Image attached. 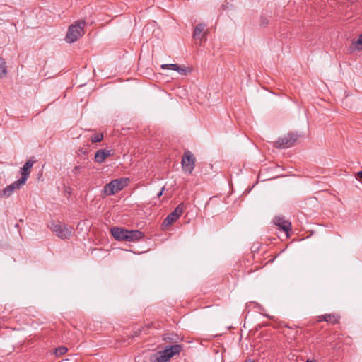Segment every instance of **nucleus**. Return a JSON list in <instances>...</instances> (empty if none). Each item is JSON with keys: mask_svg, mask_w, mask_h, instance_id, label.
<instances>
[{"mask_svg": "<svg viewBox=\"0 0 362 362\" xmlns=\"http://www.w3.org/2000/svg\"><path fill=\"white\" fill-rule=\"evenodd\" d=\"M86 22L83 20H78L71 25L66 35V41L72 43L76 41L84 34Z\"/></svg>", "mask_w": 362, "mask_h": 362, "instance_id": "1", "label": "nucleus"}, {"mask_svg": "<svg viewBox=\"0 0 362 362\" xmlns=\"http://www.w3.org/2000/svg\"><path fill=\"white\" fill-rule=\"evenodd\" d=\"M128 182L129 179L127 178L113 180L110 182L105 185L103 189V193L106 196L113 195L115 193L123 189L126 186H127Z\"/></svg>", "mask_w": 362, "mask_h": 362, "instance_id": "2", "label": "nucleus"}, {"mask_svg": "<svg viewBox=\"0 0 362 362\" xmlns=\"http://www.w3.org/2000/svg\"><path fill=\"white\" fill-rule=\"evenodd\" d=\"M50 229L57 236L61 239H69L72 233V227L59 221H52L50 223Z\"/></svg>", "mask_w": 362, "mask_h": 362, "instance_id": "3", "label": "nucleus"}, {"mask_svg": "<svg viewBox=\"0 0 362 362\" xmlns=\"http://www.w3.org/2000/svg\"><path fill=\"white\" fill-rule=\"evenodd\" d=\"M181 164L185 173L192 174L195 167V158L189 151L185 152Z\"/></svg>", "mask_w": 362, "mask_h": 362, "instance_id": "4", "label": "nucleus"}, {"mask_svg": "<svg viewBox=\"0 0 362 362\" xmlns=\"http://www.w3.org/2000/svg\"><path fill=\"white\" fill-rule=\"evenodd\" d=\"M298 135L289 133L287 135L279 138L275 143V146L281 148H288L291 147L297 141Z\"/></svg>", "mask_w": 362, "mask_h": 362, "instance_id": "5", "label": "nucleus"}, {"mask_svg": "<svg viewBox=\"0 0 362 362\" xmlns=\"http://www.w3.org/2000/svg\"><path fill=\"white\" fill-rule=\"evenodd\" d=\"M34 161L29 160H28L24 165L21 168V173L22 177L17 180L19 184L24 185L28 179L30 173V169L33 167Z\"/></svg>", "mask_w": 362, "mask_h": 362, "instance_id": "6", "label": "nucleus"}, {"mask_svg": "<svg viewBox=\"0 0 362 362\" xmlns=\"http://www.w3.org/2000/svg\"><path fill=\"white\" fill-rule=\"evenodd\" d=\"M274 224L288 233L291 228V223L283 217L276 216L273 220Z\"/></svg>", "mask_w": 362, "mask_h": 362, "instance_id": "7", "label": "nucleus"}, {"mask_svg": "<svg viewBox=\"0 0 362 362\" xmlns=\"http://www.w3.org/2000/svg\"><path fill=\"white\" fill-rule=\"evenodd\" d=\"M111 234L117 240H126V236H127V230L119 227H113L111 228Z\"/></svg>", "mask_w": 362, "mask_h": 362, "instance_id": "8", "label": "nucleus"}, {"mask_svg": "<svg viewBox=\"0 0 362 362\" xmlns=\"http://www.w3.org/2000/svg\"><path fill=\"white\" fill-rule=\"evenodd\" d=\"M112 156V151L107 149L98 150L94 156V161L98 163H103L105 159Z\"/></svg>", "mask_w": 362, "mask_h": 362, "instance_id": "9", "label": "nucleus"}, {"mask_svg": "<svg viewBox=\"0 0 362 362\" xmlns=\"http://www.w3.org/2000/svg\"><path fill=\"white\" fill-rule=\"evenodd\" d=\"M23 185L19 184L18 180L5 187L3 190H0V197H9L11 196L16 189L21 188Z\"/></svg>", "mask_w": 362, "mask_h": 362, "instance_id": "10", "label": "nucleus"}, {"mask_svg": "<svg viewBox=\"0 0 362 362\" xmlns=\"http://www.w3.org/2000/svg\"><path fill=\"white\" fill-rule=\"evenodd\" d=\"M127 241H139L144 237V233L138 230H127Z\"/></svg>", "mask_w": 362, "mask_h": 362, "instance_id": "11", "label": "nucleus"}, {"mask_svg": "<svg viewBox=\"0 0 362 362\" xmlns=\"http://www.w3.org/2000/svg\"><path fill=\"white\" fill-rule=\"evenodd\" d=\"M183 349L182 344H175L173 346H167L165 349V353H168L170 358L173 357L175 355L179 354L182 350Z\"/></svg>", "mask_w": 362, "mask_h": 362, "instance_id": "12", "label": "nucleus"}, {"mask_svg": "<svg viewBox=\"0 0 362 362\" xmlns=\"http://www.w3.org/2000/svg\"><path fill=\"white\" fill-rule=\"evenodd\" d=\"M161 69L174 70V71H177L181 75H186L187 73V70L186 69L182 68L178 64H162Z\"/></svg>", "mask_w": 362, "mask_h": 362, "instance_id": "13", "label": "nucleus"}, {"mask_svg": "<svg viewBox=\"0 0 362 362\" xmlns=\"http://www.w3.org/2000/svg\"><path fill=\"white\" fill-rule=\"evenodd\" d=\"M340 316L337 314H325L320 316L319 321L324 320L327 322L332 324H337L339 322Z\"/></svg>", "mask_w": 362, "mask_h": 362, "instance_id": "14", "label": "nucleus"}, {"mask_svg": "<svg viewBox=\"0 0 362 362\" xmlns=\"http://www.w3.org/2000/svg\"><path fill=\"white\" fill-rule=\"evenodd\" d=\"M351 52L362 50V34L358 36L356 41H353L349 47Z\"/></svg>", "mask_w": 362, "mask_h": 362, "instance_id": "15", "label": "nucleus"}, {"mask_svg": "<svg viewBox=\"0 0 362 362\" xmlns=\"http://www.w3.org/2000/svg\"><path fill=\"white\" fill-rule=\"evenodd\" d=\"M177 217L171 212L168 216L164 219L163 222V227H168L170 225H172L174 222H175L177 220Z\"/></svg>", "mask_w": 362, "mask_h": 362, "instance_id": "16", "label": "nucleus"}, {"mask_svg": "<svg viewBox=\"0 0 362 362\" xmlns=\"http://www.w3.org/2000/svg\"><path fill=\"white\" fill-rule=\"evenodd\" d=\"M7 75L6 63L3 57L0 56V78H4Z\"/></svg>", "mask_w": 362, "mask_h": 362, "instance_id": "17", "label": "nucleus"}, {"mask_svg": "<svg viewBox=\"0 0 362 362\" xmlns=\"http://www.w3.org/2000/svg\"><path fill=\"white\" fill-rule=\"evenodd\" d=\"M205 28V25L204 24H198L194 30L193 37L194 39H199L202 36V33L203 32ZM204 36V35H202Z\"/></svg>", "mask_w": 362, "mask_h": 362, "instance_id": "18", "label": "nucleus"}, {"mask_svg": "<svg viewBox=\"0 0 362 362\" xmlns=\"http://www.w3.org/2000/svg\"><path fill=\"white\" fill-rule=\"evenodd\" d=\"M158 354V356L156 357L157 362H168L171 358L165 350L159 351Z\"/></svg>", "mask_w": 362, "mask_h": 362, "instance_id": "19", "label": "nucleus"}, {"mask_svg": "<svg viewBox=\"0 0 362 362\" xmlns=\"http://www.w3.org/2000/svg\"><path fill=\"white\" fill-rule=\"evenodd\" d=\"M163 339L166 342L169 343H177L179 340V337L177 334H167L164 336Z\"/></svg>", "mask_w": 362, "mask_h": 362, "instance_id": "20", "label": "nucleus"}, {"mask_svg": "<svg viewBox=\"0 0 362 362\" xmlns=\"http://www.w3.org/2000/svg\"><path fill=\"white\" fill-rule=\"evenodd\" d=\"M185 206L184 204H180L173 211V214L179 218L184 211Z\"/></svg>", "mask_w": 362, "mask_h": 362, "instance_id": "21", "label": "nucleus"}, {"mask_svg": "<svg viewBox=\"0 0 362 362\" xmlns=\"http://www.w3.org/2000/svg\"><path fill=\"white\" fill-rule=\"evenodd\" d=\"M68 349L65 346H59L54 350V354L56 356H60L66 353Z\"/></svg>", "mask_w": 362, "mask_h": 362, "instance_id": "22", "label": "nucleus"}, {"mask_svg": "<svg viewBox=\"0 0 362 362\" xmlns=\"http://www.w3.org/2000/svg\"><path fill=\"white\" fill-rule=\"evenodd\" d=\"M103 134H94L93 136H92L90 139L92 143H97V142L101 141L103 140Z\"/></svg>", "mask_w": 362, "mask_h": 362, "instance_id": "23", "label": "nucleus"}, {"mask_svg": "<svg viewBox=\"0 0 362 362\" xmlns=\"http://www.w3.org/2000/svg\"><path fill=\"white\" fill-rule=\"evenodd\" d=\"M81 168V167L80 165L75 166L73 169V173L77 174L80 171Z\"/></svg>", "mask_w": 362, "mask_h": 362, "instance_id": "24", "label": "nucleus"}, {"mask_svg": "<svg viewBox=\"0 0 362 362\" xmlns=\"http://www.w3.org/2000/svg\"><path fill=\"white\" fill-rule=\"evenodd\" d=\"M357 179L362 183V171L357 173Z\"/></svg>", "mask_w": 362, "mask_h": 362, "instance_id": "25", "label": "nucleus"}, {"mask_svg": "<svg viewBox=\"0 0 362 362\" xmlns=\"http://www.w3.org/2000/svg\"><path fill=\"white\" fill-rule=\"evenodd\" d=\"M164 190V188H162L161 191L158 193V196L160 197L163 194V191Z\"/></svg>", "mask_w": 362, "mask_h": 362, "instance_id": "26", "label": "nucleus"}, {"mask_svg": "<svg viewBox=\"0 0 362 362\" xmlns=\"http://www.w3.org/2000/svg\"><path fill=\"white\" fill-rule=\"evenodd\" d=\"M306 362H316V361H314V360H309V359H308V360H307V361H306Z\"/></svg>", "mask_w": 362, "mask_h": 362, "instance_id": "27", "label": "nucleus"}, {"mask_svg": "<svg viewBox=\"0 0 362 362\" xmlns=\"http://www.w3.org/2000/svg\"><path fill=\"white\" fill-rule=\"evenodd\" d=\"M245 362H254V361L250 359H248V360H246Z\"/></svg>", "mask_w": 362, "mask_h": 362, "instance_id": "28", "label": "nucleus"}, {"mask_svg": "<svg viewBox=\"0 0 362 362\" xmlns=\"http://www.w3.org/2000/svg\"><path fill=\"white\" fill-rule=\"evenodd\" d=\"M262 24H267V22L265 21H262Z\"/></svg>", "mask_w": 362, "mask_h": 362, "instance_id": "29", "label": "nucleus"}, {"mask_svg": "<svg viewBox=\"0 0 362 362\" xmlns=\"http://www.w3.org/2000/svg\"><path fill=\"white\" fill-rule=\"evenodd\" d=\"M262 24H267V22L265 21H262Z\"/></svg>", "mask_w": 362, "mask_h": 362, "instance_id": "30", "label": "nucleus"}, {"mask_svg": "<svg viewBox=\"0 0 362 362\" xmlns=\"http://www.w3.org/2000/svg\"><path fill=\"white\" fill-rule=\"evenodd\" d=\"M262 24H267V22L265 21H262Z\"/></svg>", "mask_w": 362, "mask_h": 362, "instance_id": "31", "label": "nucleus"}]
</instances>
